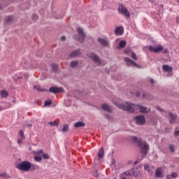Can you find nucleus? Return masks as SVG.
Instances as JSON below:
<instances>
[{"instance_id": "obj_1", "label": "nucleus", "mask_w": 179, "mask_h": 179, "mask_svg": "<svg viewBox=\"0 0 179 179\" xmlns=\"http://www.w3.org/2000/svg\"><path fill=\"white\" fill-rule=\"evenodd\" d=\"M117 107L124 110V111H128V113H148L150 111V109L145 106H141L139 105H134L132 103H119Z\"/></svg>"}, {"instance_id": "obj_2", "label": "nucleus", "mask_w": 179, "mask_h": 179, "mask_svg": "<svg viewBox=\"0 0 179 179\" xmlns=\"http://www.w3.org/2000/svg\"><path fill=\"white\" fill-rule=\"evenodd\" d=\"M134 143H136L140 148V153L146 156L148 155V150H149V144L145 141H142V138L136 136L132 137Z\"/></svg>"}, {"instance_id": "obj_3", "label": "nucleus", "mask_w": 179, "mask_h": 179, "mask_svg": "<svg viewBox=\"0 0 179 179\" xmlns=\"http://www.w3.org/2000/svg\"><path fill=\"white\" fill-rule=\"evenodd\" d=\"M18 170H22V171H29V170H36L37 166L31 164L29 161H23L18 164L16 166Z\"/></svg>"}, {"instance_id": "obj_4", "label": "nucleus", "mask_w": 179, "mask_h": 179, "mask_svg": "<svg viewBox=\"0 0 179 179\" xmlns=\"http://www.w3.org/2000/svg\"><path fill=\"white\" fill-rule=\"evenodd\" d=\"M78 35H74L73 38L76 41H78L79 43H84L85 40H86V34L83 31V29L81 27H78L76 29Z\"/></svg>"}, {"instance_id": "obj_5", "label": "nucleus", "mask_w": 179, "mask_h": 179, "mask_svg": "<svg viewBox=\"0 0 179 179\" xmlns=\"http://www.w3.org/2000/svg\"><path fill=\"white\" fill-rule=\"evenodd\" d=\"M118 12L120 15H122L124 17H127V19H129V17H131V13H129V10L124 4H119Z\"/></svg>"}, {"instance_id": "obj_6", "label": "nucleus", "mask_w": 179, "mask_h": 179, "mask_svg": "<svg viewBox=\"0 0 179 179\" xmlns=\"http://www.w3.org/2000/svg\"><path fill=\"white\" fill-rule=\"evenodd\" d=\"M134 120L136 122V124H138V125H143V124H145V122H146L145 117L143 115L136 116L134 118Z\"/></svg>"}, {"instance_id": "obj_7", "label": "nucleus", "mask_w": 179, "mask_h": 179, "mask_svg": "<svg viewBox=\"0 0 179 179\" xmlns=\"http://www.w3.org/2000/svg\"><path fill=\"white\" fill-rule=\"evenodd\" d=\"M149 51L151 52H161V51H163V46L158 45V46H149L148 47Z\"/></svg>"}, {"instance_id": "obj_8", "label": "nucleus", "mask_w": 179, "mask_h": 179, "mask_svg": "<svg viewBox=\"0 0 179 179\" xmlns=\"http://www.w3.org/2000/svg\"><path fill=\"white\" fill-rule=\"evenodd\" d=\"M87 56L89 57V58H91V59H93L96 64H98V65H101L100 58H99L97 55H96L94 53H89Z\"/></svg>"}, {"instance_id": "obj_9", "label": "nucleus", "mask_w": 179, "mask_h": 179, "mask_svg": "<svg viewBox=\"0 0 179 179\" xmlns=\"http://www.w3.org/2000/svg\"><path fill=\"white\" fill-rule=\"evenodd\" d=\"M124 176L126 177H129V176H134V177H138L140 174V172L138 171H135L134 169H131L130 171H127L124 173Z\"/></svg>"}, {"instance_id": "obj_10", "label": "nucleus", "mask_w": 179, "mask_h": 179, "mask_svg": "<svg viewBox=\"0 0 179 179\" xmlns=\"http://www.w3.org/2000/svg\"><path fill=\"white\" fill-rule=\"evenodd\" d=\"M124 62L128 66H136V68H139L138 64L135 63V62L132 61V59H131L130 58H124Z\"/></svg>"}, {"instance_id": "obj_11", "label": "nucleus", "mask_w": 179, "mask_h": 179, "mask_svg": "<svg viewBox=\"0 0 179 179\" xmlns=\"http://www.w3.org/2000/svg\"><path fill=\"white\" fill-rule=\"evenodd\" d=\"M49 92H51V93H62L64 92V88L62 87H51L49 90Z\"/></svg>"}, {"instance_id": "obj_12", "label": "nucleus", "mask_w": 179, "mask_h": 179, "mask_svg": "<svg viewBox=\"0 0 179 179\" xmlns=\"http://www.w3.org/2000/svg\"><path fill=\"white\" fill-rule=\"evenodd\" d=\"M155 177H157V178H163V177H164L163 168L160 167L155 171Z\"/></svg>"}, {"instance_id": "obj_13", "label": "nucleus", "mask_w": 179, "mask_h": 179, "mask_svg": "<svg viewBox=\"0 0 179 179\" xmlns=\"http://www.w3.org/2000/svg\"><path fill=\"white\" fill-rule=\"evenodd\" d=\"M115 36H122L124 34V27H117L115 29Z\"/></svg>"}, {"instance_id": "obj_14", "label": "nucleus", "mask_w": 179, "mask_h": 179, "mask_svg": "<svg viewBox=\"0 0 179 179\" xmlns=\"http://www.w3.org/2000/svg\"><path fill=\"white\" fill-rule=\"evenodd\" d=\"M98 43H100L101 45H109L110 41L107 38H98Z\"/></svg>"}, {"instance_id": "obj_15", "label": "nucleus", "mask_w": 179, "mask_h": 179, "mask_svg": "<svg viewBox=\"0 0 179 179\" xmlns=\"http://www.w3.org/2000/svg\"><path fill=\"white\" fill-rule=\"evenodd\" d=\"M101 108L102 110H104V111H108V113H111V111H113V108H111V106L106 103L102 104Z\"/></svg>"}, {"instance_id": "obj_16", "label": "nucleus", "mask_w": 179, "mask_h": 179, "mask_svg": "<svg viewBox=\"0 0 179 179\" xmlns=\"http://www.w3.org/2000/svg\"><path fill=\"white\" fill-rule=\"evenodd\" d=\"M80 55V50H74L70 55V58H73L75 57H79Z\"/></svg>"}, {"instance_id": "obj_17", "label": "nucleus", "mask_w": 179, "mask_h": 179, "mask_svg": "<svg viewBox=\"0 0 179 179\" xmlns=\"http://www.w3.org/2000/svg\"><path fill=\"white\" fill-rule=\"evenodd\" d=\"M169 117L171 118L170 124H174L176 120H177V115H173V113H169Z\"/></svg>"}, {"instance_id": "obj_18", "label": "nucleus", "mask_w": 179, "mask_h": 179, "mask_svg": "<svg viewBox=\"0 0 179 179\" xmlns=\"http://www.w3.org/2000/svg\"><path fill=\"white\" fill-rule=\"evenodd\" d=\"M162 69H163V71H164V72H172L173 71V67H171L169 65H164L162 66Z\"/></svg>"}, {"instance_id": "obj_19", "label": "nucleus", "mask_w": 179, "mask_h": 179, "mask_svg": "<svg viewBox=\"0 0 179 179\" xmlns=\"http://www.w3.org/2000/svg\"><path fill=\"white\" fill-rule=\"evenodd\" d=\"M103 157H104V149L101 148L99 151L98 157L99 159H103Z\"/></svg>"}, {"instance_id": "obj_20", "label": "nucleus", "mask_w": 179, "mask_h": 179, "mask_svg": "<svg viewBox=\"0 0 179 179\" xmlns=\"http://www.w3.org/2000/svg\"><path fill=\"white\" fill-rule=\"evenodd\" d=\"M8 91L3 90L0 92V96H1L3 99H6L8 97Z\"/></svg>"}, {"instance_id": "obj_21", "label": "nucleus", "mask_w": 179, "mask_h": 179, "mask_svg": "<svg viewBox=\"0 0 179 179\" xmlns=\"http://www.w3.org/2000/svg\"><path fill=\"white\" fill-rule=\"evenodd\" d=\"M6 108H10V103H5L4 106H0V111H2V110H6Z\"/></svg>"}, {"instance_id": "obj_22", "label": "nucleus", "mask_w": 179, "mask_h": 179, "mask_svg": "<svg viewBox=\"0 0 179 179\" xmlns=\"http://www.w3.org/2000/svg\"><path fill=\"white\" fill-rule=\"evenodd\" d=\"M76 128H80V127H85V123L83 122H78L74 124Z\"/></svg>"}, {"instance_id": "obj_23", "label": "nucleus", "mask_w": 179, "mask_h": 179, "mask_svg": "<svg viewBox=\"0 0 179 179\" xmlns=\"http://www.w3.org/2000/svg\"><path fill=\"white\" fill-rule=\"evenodd\" d=\"M124 54L128 55V54H131V52H132V49H131V47L128 46L127 48H126L124 50Z\"/></svg>"}, {"instance_id": "obj_24", "label": "nucleus", "mask_w": 179, "mask_h": 179, "mask_svg": "<svg viewBox=\"0 0 179 179\" xmlns=\"http://www.w3.org/2000/svg\"><path fill=\"white\" fill-rule=\"evenodd\" d=\"M144 169H145L146 171H148V173H150V174H152V173H153V171H152L150 170V167L149 165H148V164H145V165H144Z\"/></svg>"}, {"instance_id": "obj_25", "label": "nucleus", "mask_w": 179, "mask_h": 179, "mask_svg": "<svg viewBox=\"0 0 179 179\" xmlns=\"http://www.w3.org/2000/svg\"><path fill=\"white\" fill-rule=\"evenodd\" d=\"M34 89H36V90H37L38 92H45L44 89H41V87H40V85H35Z\"/></svg>"}, {"instance_id": "obj_26", "label": "nucleus", "mask_w": 179, "mask_h": 179, "mask_svg": "<svg viewBox=\"0 0 179 179\" xmlns=\"http://www.w3.org/2000/svg\"><path fill=\"white\" fill-rule=\"evenodd\" d=\"M69 125L68 124H64L62 131V132H66V131H69Z\"/></svg>"}, {"instance_id": "obj_27", "label": "nucleus", "mask_w": 179, "mask_h": 179, "mask_svg": "<svg viewBox=\"0 0 179 179\" xmlns=\"http://www.w3.org/2000/svg\"><path fill=\"white\" fill-rule=\"evenodd\" d=\"M52 69L54 71V72H58V65H57L55 64H52Z\"/></svg>"}, {"instance_id": "obj_28", "label": "nucleus", "mask_w": 179, "mask_h": 179, "mask_svg": "<svg viewBox=\"0 0 179 179\" xmlns=\"http://www.w3.org/2000/svg\"><path fill=\"white\" fill-rule=\"evenodd\" d=\"M71 68H75V66H78V62L73 61L70 63Z\"/></svg>"}, {"instance_id": "obj_29", "label": "nucleus", "mask_w": 179, "mask_h": 179, "mask_svg": "<svg viewBox=\"0 0 179 179\" xmlns=\"http://www.w3.org/2000/svg\"><path fill=\"white\" fill-rule=\"evenodd\" d=\"M6 21L7 22V23H9L10 22H13V16L6 17Z\"/></svg>"}, {"instance_id": "obj_30", "label": "nucleus", "mask_w": 179, "mask_h": 179, "mask_svg": "<svg viewBox=\"0 0 179 179\" xmlns=\"http://www.w3.org/2000/svg\"><path fill=\"white\" fill-rule=\"evenodd\" d=\"M34 160L35 162H41V160H43V158L41 157V156H36L34 157Z\"/></svg>"}, {"instance_id": "obj_31", "label": "nucleus", "mask_w": 179, "mask_h": 179, "mask_svg": "<svg viewBox=\"0 0 179 179\" xmlns=\"http://www.w3.org/2000/svg\"><path fill=\"white\" fill-rule=\"evenodd\" d=\"M48 124L50 125L51 127H57V126H58V124H57V122H55V121H54V122H49Z\"/></svg>"}, {"instance_id": "obj_32", "label": "nucleus", "mask_w": 179, "mask_h": 179, "mask_svg": "<svg viewBox=\"0 0 179 179\" xmlns=\"http://www.w3.org/2000/svg\"><path fill=\"white\" fill-rule=\"evenodd\" d=\"M51 104H52V101L51 100H48L45 101V106H51Z\"/></svg>"}, {"instance_id": "obj_33", "label": "nucleus", "mask_w": 179, "mask_h": 179, "mask_svg": "<svg viewBox=\"0 0 179 179\" xmlns=\"http://www.w3.org/2000/svg\"><path fill=\"white\" fill-rule=\"evenodd\" d=\"M119 45H127V41L125 40L120 41L119 42Z\"/></svg>"}, {"instance_id": "obj_34", "label": "nucleus", "mask_w": 179, "mask_h": 179, "mask_svg": "<svg viewBox=\"0 0 179 179\" xmlns=\"http://www.w3.org/2000/svg\"><path fill=\"white\" fill-rule=\"evenodd\" d=\"M131 58L134 59V61H136L138 59V57H136V54L134 52H131Z\"/></svg>"}, {"instance_id": "obj_35", "label": "nucleus", "mask_w": 179, "mask_h": 179, "mask_svg": "<svg viewBox=\"0 0 179 179\" xmlns=\"http://www.w3.org/2000/svg\"><path fill=\"white\" fill-rule=\"evenodd\" d=\"M31 17H32V20H34V21L38 19V16L36 14H33Z\"/></svg>"}, {"instance_id": "obj_36", "label": "nucleus", "mask_w": 179, "mask_h": 179, "mask_svg": "<svg viewBox=\"0 0 179 179\" xmlns=\"http://www.w3.org/2000/svg\"><path fill=\"white\" fill-rule=\"evenodd\" d=\"M170 179L171 178H177V173H173L171 176H170Z\"/></svg>"}, {"instance_id": "obj_37", "label": "nucleus", "mask_w": 179, "mask_h": 179, "mask_svg": "<svg viewBox=\"0 0 179 179\" xmlns=\"http://www.w3.org/2000/svg\"><path fill=\"white\" fill-rule=\"evenodd\" d=\"M20 136L22 138V139H24V134L22 130H20Z\"/></svg>"}, {"instance_id": "obj_38", "label": "nucleus", "mask_w": 179, "mask_h": 179, "mask_svg": "<svg viewBox=\"0 0 179 179\" xmlns=\"http://www.w3.org/2000/svg\"><path fill=\"white\" fill-rule=\"evenodd\" d=\"M42 156H43V159H50V155H48L47 154H43Z\"/></svg>"}, {"instance_id": "obj_39", "label": "nucleus", "mask_w": 179, "mask_h": 179, "mask_svg": "<svg viewBox=\"0 0 179 179\" xmlns=\"http://www.w3.org/2000/svg\"><path fill=\"white\" fill-rule=\"evenodd\" d=\"M174 148L175 147L173 145H169V148L171 152H174Z\"/></svg>"}, {"instance_id": "obj_40", "label": "nucleus", "mask_w": 179, "mask_h": 179, "mask_svg": "<svg viewBox=\"0 0 179 179\" xmlns=\"http://www.w3.org/2000/svg\"><path fill=\"white\" fill-rule=\"evenodd\" d=\"M65 40H66V37H65V36L61 37V41H65Z\"/></svg>"}, {"instance_id": "obj_41", "label": "nucleus", "mask_w": 179, "mask_h": 179, "mask_svg": "<svg viewBox=\"0 0 179 179\" xmlns=\"http://www.w3.org/2000/svg\"><path fill=\"white\" fill-rule=\"evenodd\" d=\"M23 140L24 139H22V138H19L18 140H17V143H22V142H23Z\"/></svg>"}, {"instance_id": "obj_42", "label": "nucleus", "mask_w": 179, "mask_h": 179, "mask_svg": "<svg viewBox=\"0 0 179 179\" xmlns=\"http://www.w3.org/2000/svg\"><path fill=\"white\" fill-rule=\"evenodd\" d=\"M43 153V150H40L39 151H38V152H36V155H41Z\"/></svg>"}, {"instance_id": "obj_43", "label": "nucleus", "mask_w": 179, "mask_h": 179, "mask_svg": "<svg viewBox=\"0 0 179 179\" xmlns=\"http://www.w3.org/2000/svg\"><path fill=\"white\" fill-rule=\"evenodd\" d=\"M117 50H121V48H124V45H119L117 47Z\"/></svg>"}, {"instance_id": "obj_44", "label": "nucleus", "mask_w": 179, "mask_h": 179, "mask_svg": "<svg viewBox=\"0 0 179 179\" xmlns=\"http://www.w3.org/2000/svg\"><path fill=\"white\" fill-rule=\"evenodd\" d=\"M0 177H6V173L0 174Z\"/></svg>"}, {"instance_id": "obj_45", "label": "nucleus", "mask_w": 179, "mask_h": 179, "mask_svg": "<svg viewBox=\"0 0 179 179\" xmlns=\"http://www.w3.org/2000/svg\"><path fill=\"white\" fill-rule=\"evenodd\" d=\"M136 97H139V96H141V94L138 92H136Z\"/></svg>"}, {"instance_id": "obj_46", "label": "nucleus", "mask_w": 179, "mask_h": 179, "mask_svg": "<svg viewBox=\"0 0 179 179\" xmlns=\"http://www.w3.org/2000/svg\"><path fill=\"white\" fill-rule=\"evenodd\" d=\"M150 82L152 84L155 83V80L153 79H152V78L150 79Z\"/></svg>"}, {"instance_id": "obj_47", "label": "nucleus", "mask_w": 179, "mask_h": 179, "mask_svg": "<svg viewBox=\"0 0 179 179\" xmlns=\"http://www.w3.org/2000/svg\"><path fill=\"white\" fill-rule=\"evenodd\" d=\"M157 110H158V111H162V108L159 106H157Z\"/></svg>"}, {"instance_id": "obj_48", "label": "nucleus", "mask_w": 179, "mask_h": 179, "mask_svg": "<svg viewBox=\"0 0 179 179\" xmlns=\"http://www.w3.org/2000/svg\"><path fill=\"white\" fill-rule=\"evenodd\" d=\"M24 78H25V79H28L29 78V75L24 74Z\"/></svg>"}, {"instance_id": "obj_49", "label": "nucleus", "mask_w": 179, "mask_h": 179, "mask_svg": "<svg viewBox=\"0 0 179 179\" xmlns=\"http://www.w3.org/2000/svg\"><path fill=\"white\" fill-rule=\"evenodd\" d=\"M176 22H177V23H179V16L176 17Z\"/></svg>"}, {"instance_id": "obj_50", "label": "nucleus", "mask_w": 179, "mask_h": 179, "mask_svg": "<svg viewBox=\"0 0 179 179\" xmlns=\"http://www.w3.org/2000/svg\"><path fill=\"white\" fill-rule=\"evenodd\" d=\"M138 163H139L138 161H136V162H134V165L136 166V164H138Z\"/></svg>"}, {"instance_id": "obj_51", "label": "nucleus", "mask_w": 179, "mask_h": 179, "mask_svg": "<svg viewBox=\"0 0 179 179\" xmlns=\"http://www.w3.org/2000/svg\"><path fill=\"white\" fill-rule=\"evenodd\" d=\"M170 178H171L170 175H167V176H166V179H170Z\"/></svg>"}, {"instance_id": "obj_52", "label": "nucleus", "mask_w": 179, "mask_h": 179, "mask_svg": "<svg viewBox=\"0 0 179 179\" xmlns=\"http://www.w3.org/2000/svg\"><path fill=\"white\" fill-rule=\"evenodd\" d=\"M22 77H17V79H22Z\"/></svg>"}, {"instance_id": "obj_53", "label": "nucleus", "mask_w": 179, "mask_h": 179, "mask_svg": "<svg viewBox=\"0 0 179 179\" xmlns=\"http://www.w3.org/2000/svg\"><path fill=\"white\" fill-rule=\"evenodd\" d=\"M150 2H155V0H150Z\"/></svg>"}, {"instance_id": "obj_54", "label": "nucleus", "mask_w": 179, "mask_h": 179, "mask_svg": "<svg viewBox=\"0 0 179 179\" xmlns=\"http://www.w3.org/2000/svg\"><path fill=\"white\" fill-rule=\"evenodd\" d=\"M171 75H173L171 73H169V76H171Z\"/></svg>"}, {"instance_id": "obj_55", "label": "nucleus", "mask_w": 179, "mask_h": 179, "mask_svg": "<svg viewBox=\"0 0 179 179\" xmlns=\"http://www.w3.org/2000/svg\"><path fill=\"white\" fill-rule=\"evenodd\" d=\"M27 127H31V124H27Z\"/></svg>"}, {"instance_id": "obj_56", "label": "nucleus", "mask_w": 179, "mask_h": 179, "mask_svg": "<svg viewBox=\"0 0 179 179\" xmlns=\"http://www.w3.org/2000/svg\"><path fill=\"white\" fill-rule=\"evenodd\" d=\"M122 179H128L127 177L124 176Z\"/></svg>"}, {"instance_id": "obj_57", "label": "nucleus", "mask_w": 179, "mask_h": 179, "mask_svg": "<svg viewBox=\"0 0 179 179\" xmlns=\"http://www.w3.org/2000/svg\"><path fill=\"white\" fill-rule=\"evenodd\" d=\"M164 53L167 52V50H164Z\"/></svg>"}, {"instance_id": "obj_58", "label": "nucleus", "mask_w": 179, "mask_h": 179, "mask_svg": "<svg viewBox=\"0 0 179 179\" xmlns=\"http://www.w3.org/2000/svg\"><path fill=\"white\" fill-rule=\"evenodd\" d=\"M116 41H120V39H117Z\"/></svg>"}, {"instance_id": "obj_59", "label": "nucleus", "mask_w": 179, "mask_h": 179, "mask_svg": "<svg viewBox=\"0 0 179 179\" xmlns=\"http://www.w3.org/2000/svg\"><path fill=\"white\" fill-rule=\"evenodd\" d=\"M129 163H132V161L129 162Z\"/></svg>"}, {"instance_id": "obj_60", "label": "nucleus", "mask_w": 179, "mask_h": 179, "mask_svg": "<svg viewBox=\"0 0 179 179\" xmlns=\"http://www.w3.org/2000/svg\"><path fill=\"white\" fill-rule=\"evenodd\" d=\"M138 167H142V165L139 166Z\"/></svg>"}, {"instance_id": "obj_61", "label": "nucleus", "mask_w": 179, "mask_h": 179, "mask_svg": "<svg viewBox=\"0 0 179 179\" xmlns=\"http://www.w3.org/2000/svg\"><path fill=\"white\" fill-rule=\"evenodd\" d=\"M177 2H178V3H179V0H177Z\"/></svg>"}, {"instance_id": "obj_62", "label": "nucleus", "mask_w": 179, "mask_h": 179, "mask_svg": "<svg viewBox=\"0 0 179 179\" xmlns=\"http://www.w3.org/2000/svg\"><path fill=\"white\" fill-rule=\"evenodd\" d=\"M0 9H1V6H0Z\"/></svg>"}]
</instances>
